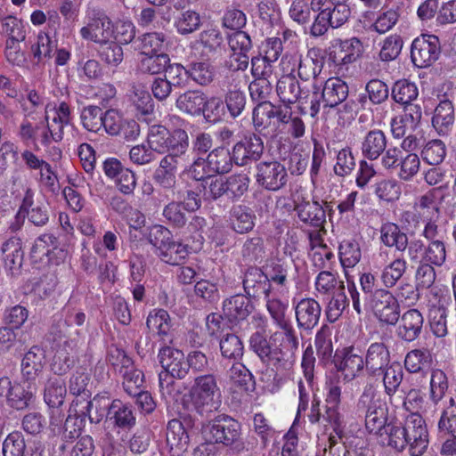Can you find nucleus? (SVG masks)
Segmentation results:
<instances>
[{"label":"nucleus","mask_w":456,"mask_h":456,"mask_svg":"<svg viewBox=\"0 0 456 456\" xmlns=\"http://www.w3.org/2000/svg\"><path fill=\"white\" fill-rule=\"evenodd\" d=\"M57 43L50 36L40 31L35 40L30 43V53L37 63H45L49 61L53 53L56 51Z\"/></svg>","instance_id":"nucleus-23"},{"label":"nucleus","mask_w":456,"mask_h":456,"mask_svg":"<svg viewBox=\"0 0 456 456\" xmlns=\"http://www.w3.org/2000/svg\"><path fill=\"white\" fill-rule=\"evenodd\" d=\"M283 166L277 162L262 163L258 167L257 181L266 189L275 191L285 183Z\"/></svg>","instance_id":"nucleus-20"},{"label":"nucleus","mask_w":456,"mask_h":456,"mask_svg":"<svg viewBox=\"0 0 456 456\" xmlns=\"http://www.w3.org/2000/svg\"><path fill=\"white\" fill-rule=\"evenodd\" d=\"M357 407L365 411V428L370 434H379L387 421V407L376 389L366 387L361 395Z\"/></svg>","instance_id":"nucleus-5"},{"label":"nucleus","mask_w":456,"mask_h":456,"mask_svg":"<svg viewBox=\"0 0 456 456\" xmlns=\"http://www.w3.org/2000/svg\"><path fill=\"white\" fill-rule=\"evenodd\" d=\"M190 397L193 406L200 412L217 409L221 404L222 394L215 376L206 374L197 377L191 387Z\"/></svg>","instance_id":"nucleus-6"},{"label":"nucleus","mask_w":456,"mask_h":456,"mask_svg":"<svg viewBox=\"0 0 456 456\" xmlns=\"http://www.w3.org/2000/svg\"><path fill=\"white\" fill-rule=\"evenodd\" d=\"M295 312L298 325L310 329L318 322L321 307L317 301L312 298H305L298 302Z\"/></svg>","instance_id":"nucleus-24"},{"label":"nucleus","mask_w":456,"mask_h":456,"mask_svg":"<svg viewBox=\"0 0 456 456\" xmlns=\"http://www.w3.org/2000/svg\"><path fill=\"white\" fill-rule=\"evenodd\" d=\"M149 240L156 248V255L167 264L178 265L188 256L187 246L174 240L171 232L162 225L150 229Z\"/></svg>","instance_id":"nucleus-4"},{"label":"nucleus","mask_w":456,"mask_h":456,"mask_svg":"<svg viewBox=\"0 0 456 456\" xmlns=\"http://www.w3.org/2000/svg\"><path fill=\"white\" fill-rule=\"evenodd\" d=\"M130 100L136 110L138 118L147 121L153 112V102L146 87L142 85H134Z\"/></svg>","instance_id":"nucleus-27"},{"label":"nucleus","mask_w":456,"mask_h":456,"mask_svg":"<svg viewBox=\"0 0 456 456\" xmlns=\"http://www.w3.org/2000/svg\"><path fill=\"white\" fill-rule=\"evenodd\" d=\"M410 452L412 456H421L428 447V432L424 419L419 413H411L404 421Z\"/></svg>","instance_id":"nucleus-11"},{"label":"nucleus","mask_w":456,"mask_h":456,"mask_svg":"<svg viewBox=\"0 0 456 456\" xmlns=\"http://www.w3.org/2000/svg\"><path fill=\"white\" fill-rule=\"evenodd\" d=\"M111 41L119 45H128L131 43L136 33L134 23L128 19L117 20L115 23L110 21Z\"/></svg>","instance_id":"nucleus-43"},{"label":"nucleus","mask_w":456,"mask_h":456,"mask_svg":"<svg viewBox=\"0 0 456 456\" xmlns=\"http://www.w3.org/2000/svg\"><path fill=\"white\" fill-rule=\"evenodd\" d=\"M229 377L236 392L248 394L254 391L252 375L242 363L235 362L229 370Z\"/></svg>","instance_id":"nucleus-30"},{"label":"nucleus","mask_w":456,"mask_h":456,"mask_svg":"<svg viewBox=\"0 0 456 456\" xmlns=\"http://www.w3.org/2000/svg\"><path fill=\"white\" fill-rule=\"evenodd\" d=\"M310 246L309 256L313 265L320 269L330 267L334 259V254L332 250L323 243L319 232L310 234Z\"/></svg>","instance_id":"nucleus-26"},{"label":"nucleus","mask_w":456,"mask_h":456,"mask_svg":"<svg viewBox=\"0 0 456 456\" xmlns=\"http://www.w3.org/2000/svg\"><path fill=\"white\" fill-rule=\"evenodd\" d=\"M421 156L428 164L438 165L443 162L446 156V146L441 140H430L424 145Z\"/></svg>","instance_id":"nucleus-54"},{"label":"nucleus","mask_w":456,"mask_h":456,"mask_svg":"<svg viewBox=\"0 0 456 456\" xmlns=\"http://www.w3.org/2000/svg\"><path fill=\"white\" fill-rule=\"evenodd\" d=\"M141 56L139 68L142 71L150 74H159L164 71L170 62L169 56L163 53Z\"/></svg>","instance_id":"nucleus-51"},{"label":"nucleus","mask_w":456,"mask_h":456,"mask_svg":"<svg viewBox=\"0 0 456 456\" xmlns=\"http://www.w3.org/2000/svg\"><path fill=\"white\" fill-rule=\"evenodd\" d=\"M62 255L63 252L57 247L56 239L51 234H44L37 238L31 249L32 257L43 260L45 256L49 261H53L54 256Z\"/></svg>","instance_id":"nucleus-33"},{"label":"nucleus","mask_w":456,"mask_h":456,"mask_svg":"<svg viewBox=\"0 0 456 456\" xmlns=\"http://www.w3.org/2000/svg\"><path fill=\"white\" fill-rule=\"evenodd\" d=\"M253 123L259 131L267 130L274 133L283 129V118L280 111L269 102H262L253 110Z\"/></svg>","instance_id":"nucleus-13"},{"label":"nucleus","mask_w":456,"mask_h":456,"mask_svg":"<svg viewBox=\"0 0 456 456\" xmlns=\"http://www.w3.org/2000/svg\"><path fill=\"white\" fill-rule=\"evenodd\" d=\"M290 97H287V108L292 112L298 111L314 117L320 110V98L324 107H335L343 102L348 96V86L339 77L328 78L321 92H314L310 95L309 92L303 91L297 81L289 79Z\"/></svg>","instance_id":"nucleus-1"},{"label":"nucleus","mask_w":456,"mask_h":456,"mask_svg":"<svg viewBox=\"0 0 456 456\" xmlns=\"http://www.w3.org/2000/svg\"><path fill=\"white\" fill-rule=\"evenodd\" d=\"M300 197L297 196V200H294L295 211L297 214L298 218L304 223H309L312 225L319 226L323 218L324 211L322 207L316 202H310L299 200Z\"/></svg>","instance_id":"nucleus-29"},{"label":"nucleus","mask_w":456,"mask_h":456,"mask_svg":"<svg viewBox=\"0 0 456 456\" xmlns=\"http://www.w3.org/2000/svg\"><path fill=\"white\" fill-rule=\"evenodd\" d=\"M170 131L164 126L154 125L149 128L147 135V145L153 151L164 153L167 151V140L169 138Z\"/></svg>","instance_id":"nucleus-53"},{"label":"nucleus","mask_w":456,"mask_h":456,"mask_svg":"<svg viewBox=\"0 0 456 456\" xmlns=\"http://www.w3.org/2000/svg\"><path fill=\"white\" fill-rule=\"evenodd\" d=\"M232 159L228 149L216 148L208 155V168L211 173H227L232 167Z\"/></svg>","instance_id":"nucleus-42"},{"label":"nucleus","mask_w":456,"mask_h":456,"mask_svg":"<svg viewBox=\"0 0 456 456\" xmlns=\"http://www.w3.org/2000/svg\"><path fill=\"white\" fill-rule=\"evenodd\" d=\"M2 255L6 268L11 271L19 270L23 261L20 240L14 237L7 240L2 246Z\"/></svg>","instance_id":"nucleus-32"},{"label":"nucleus","mask_w":456,"mask_h":456,"mask_svg":"<svg viewBox=\"0 0 456 456\" xmlns=\"http://www.w3.org/2000/svg\"><path fill=\"white\" fill-rule=\"evenodd\" d=\"M83 39L100 45L111 41L110 19L98 10H88L86 15L85 26L80 29Z\"/></svg>","instance_id":"nucleus-8"},{"label":"nucleus","mask_w":456,"mask_h":456,"mask_svg":"<svg viewBox=\"0 0 456 456\" xmlns=\"http://www.w3.org/2000/svg\"><path fill=\"white\" fill-rule=\"evenodd\" d=\"M453 104L449 100L441 101L435 110L432 118L433 126L439 134L446 133L454 122Z\"/></svg>","instance_id":"nucleus-38"},{"label":"nucleus","mask_w":456,"mask_h":456,"mask_svg":"<svg viewBox=\"0 0 456 456\" xmlns=\"http://www.w3.org/2000/svg\"><path fill=\"white\" fill-rule=\"evenodd\" d=\"M390 354L384 343L375 342L369 346L366 356V367L372 370L381 369L389 362Z\"/></svg>","instance_id":"nucleus-40"},{"label":"nucleus","mask_w":456,"mask_h":456,"mask_svg":"<svg viewBox=\"0 0 456 456\" xmlns=\"http://www.w3.org/2000/svg\"><path fill=\"white\" fill-rule=\"evenodd\" d=\"M386 144V137L381 131H370L362 143V152L367 158L376 159L385 150Z\"/></svg>","instance_id":"nucleus-47"},{"label":"nucleus","mask_w":456,"mask_h":456,"mask_svg":"<svg viewBox=\"0 0 456 456\" xmlns=\"http://www.w3.org/2000/svg\"><path fill=\"white\" fill-rule=\"evenodd\" d=\"M71 112L69 105L64 102H51L46 104L45 120L39 134L43 145L58 142L62 140L64 128L70 124Z\"/></svg>","instance_id":"nucleus-3"},{"label":"nucleus","mask_w":456,"mask_h":456,"mask_svg":"<svg viewBox=\"0 0 456 456\" xmlns=\"http://www.w3.org/2000/svg\"><path fill=\"white\" fill-rule=\"evenodd\" d=\"M331 330L327 326H322L315 336V347L319 361L327 364L330 362L333 354V346L331 342Z\"/></svg>","instance_id":"nucleus-44"},{"label":"nucleus","mask_w":456,"mask_h":456,"mask_svg":"<svg viewBox=\"0 0 456 456\" xmlns=\"http://www.w3.org/2000/svg\"><path fill=\"white\" fill-rule=\"evenodd\" d=\"M167 156H172L176 159L183 155L189 146V139L187 133L183 129H175L169 134V138L167 140Z\"/></svg>","instance_id":"nucleus-49"},{"label":"nucleus","mask_w":456,"mask_h":456,"mask_svg":"<svg viewBox=\"0 0 456 456\" xmlns=\"http://www.w3.org/2000/svg\"><path fill=\"white\" fill-rule=\"evenodd\" d=\"M422 260L434 266H442L446 260V247L443 240H431L425 248Z\"/></svg>","instance_id":"nucleus-52"},{"label":"nucleus","mask_w":456,"mask_h":456,"mask_svg":"<svg viewBox=\"0 0 456 456\" xmlns=\"http://www.w3.org/2000/svg\"><path fill=\"white\" fill-rule=\"evenodd\" d=\"M201 24V19L194 11L182 12L175 20L176 31L181 35H188L196 31Z\"/></svg>","instance_id":"nucleus-58"},{"label":"nucleus","mask_w":456,"mask_h":456,"mask_svg":"<svg viewBox=\"0 0 456 456\" xmlns=\"http://www.w3.org/2000/svg\"><path fill=\"white\" fill-rule=\"evenodd\" d=\"M423 323L424 318L419 310H407L399 321L396 334L404 341H414L419 336Z\"/></svg>","instance_id":"nucleus-17"},{"label":"nucleus","mask_w":456,"mask_h":456,"mask_svg":"<svg viewBox=\"0 0 456 456\" xmlns=\"http://www.w3.org/2000/svg\"><path fill=\"white\" fill-rule=\"evenodd\" d=\"M374 316L379 322L395 325L400 316V305L396 297L388 290L378 289L370 303Z\"/></svg>","instance_id":"nucleus-10"},{"label":"nucleus","mask_w":456,"mask_h":456,"mask_svg":"<svg viewBox=\"0 0 456 456\" xmlns=\"http://www.w3.org/2000/svg\"><path fill=\"white\" fill-rule=\"evenodd\" d=\"M430 362L431 354L428 350L414 349L406 354L404 366L408 371L416 373L428 366Z\"/></svg>","instance_id":"nucleus-60"},{"label":"nucleus","mask_w":456,"mask_h":456,"mask_svg":"<svg viewBox=\"0 0 456 456\" xmlns=\"http://www.w3.org/2000/svg\"><path fill=\"white\" fill-rule=\"evenodd\" d=\"M403 377V368L399 362H394L385 369L383 383L387 395H392L396 392Z\"/></svg>","instance_id":"nucleus-61"},{"label":"nucleus","mask_w":456,"mask_h":456,"mask_svg":"<svg viewBox=\"0 0 456 456\" xmlns=\"http://www.w3.org/2000/svg\"><path fill=\"white\" fill-rule=\"evenodd\" d=\"M231 221L233 229L239 233L251 231L255 224L253 215L241 206L232 208Z\"/></svg>","instance_id":"nucleus-59"},{"label":"nucleus","mask_w":456,"mask_h":456,"mask_svg":"<svg viewBox=\"0 0 456 456\" xmlns=\"http://www.w3.org/2000/svg\"><path fill=\"white\" fill-rule=\"evenodd\" d=\"M336 367L346 380L354 379L363 368L362 356L353 354L351 350L345 349L341 355L337 354Z\"/></svg>","instance_id":"nucleus-25"},{"label":"nucleus","mask_w":456,"mask_h":456,"mask_svg":"<svg viewBox=\"0 0 456 456\" xmlns=\"http://www.w3.org/2000/svg\"><path fill=\"white\" fill-rule=\"evenodd\" d=\"M252 309L250 299L242 295L233 296L223 305L224 314L230 322L245 320Z\"/></svg>","instance_id":"nucleus-22"},{"label":"nucleus","mask_w":456,"mask_h":456,"mask_svg":"<svg viewBox=\"0 0 456 456\" xmlns=\"http://www.w3.org/2000/svg\"><path fill=\"white\" fill-rule=\"evenodd\" d=\"M392 95L396 102L409 104L417 99L419 90L415 83L402 79L394 85Z\"/></svg>","instance_id":"nucleus-48"},{"label":"nucleus","mask_w":456,"mask_h":456,"mask_svg":"<svg viewBox=\"0 0 456 456\" xmlns=\"http://www.w3.org/2000/svg\"><path fill=\"white\" fill-rule=\"evenodd\" d=\"M167 444L172 456H182L187 451L189 436L181 421L172 419L168 422Z\"/></svg>","instance_id":"nucleus-19"},{"label":"nucleus","mask_w":456,"mask_h":456,"mask_svg":"<svg viewBox=\"0 0 456 456\" xmlns=\"http://www.w3.org/2000/svg\"><path fill=\"white\" fill-rule=\"evenodd\" d=\"M323 11L328 14V19L332 28L342 26L350 16V8L347 4L324 3Z\"/></svg>","instance_id":"nucleus-57"},{"label":"nucleus","mask_w":456,"mask_h":456,"mask_svg":"<svg viewBox=\"0 0 456 456\" xmlns=\"http://www.w3.org/2000/svg\"><path fill=\"white\" fill-rule=\"evenodd\" d=\"M441 205L439 192L430 190L416 200L413 206L414 215L421 221H437Z\"/></svg>","instance_id":"nucleus-15"},{"label":"nucleus","mask_w":456,"mask_h":456,"mask_svg":"<svg viewBox=\"0 0 456 456\" xmlns=\"http://www.w3.org/2000/svg\"><path fill=\"white\" fill-rule=\"evenodd\" d=\"M315 288L318 293L334 297L337 293H339L344 289V283L338 280L336 274L329 272H321L315 280Z\"/></svg>","instance_id":"nucleus-41"},{"label":"nucleus","mask_w":456,"mask_h":456,"mask_svg":"<svg viewBox=\"0 0 456 456\" xmlns=\"http://www.w3.org/2000/svg\"><path fill=\"white\" fill-rule=\"evenodd\" d=\"M146 324L151 332L162 338L168 336L172 327L170 316L164 309H154L150 312Z\"/></svg>","instance_id":"nucleus-39"},{"label":"nucleus","mask_w":456,"mask_h":456,"mask_svg":"<svg viewBox=\"0 0 456 456\" xmlns=\"http://www.w3.org/2000/svg\"><path fill=\"white\" fill-rule=\"evenodd\" d=\"M309 154L308 143L299 142L293 149L289 156V170L292 175L302 174L307 166Z\"/></svg>","instance_id":"nucleus-56"},{"label":"nucleus","mask_w":456,"mask_h":456,"mask_svg":"<svg viewBox=\"0 0 456 456\" xmlns=\"http://www.w3.org/2000/svg\"><path fill=\"white\" fill-rule=\"evenodd\" d=\"M398 177L403 181L411 180L419 171L420 160L417 154L407 153L402 156L398 164Z\"/></svg>","instance_id":"nucleus-62"},{"label":"nucleus","mask_w":456,"mask_h":456,"mask_svg":"<svg viewBox=\"0 0 456 456\" xmlns=\"http://www.w3.org/2000/svg\"><path fill=\"white\" fill-rule=\"evenodd\" d=\"M108 420L121 428H130L135 423V417L130 407L119 400H114L108 412Z\"/></svg>","instance_id":"nucleus-31"},{"label":"nucleus","mask_w":456,"mask_h":456,"mask_svg":"<svg viewBox=\"0 0 456 456\" xmlns=\"http://www.w3.org/2000/svg\"><path fill=\"white\" fill-rule=\"evenodd\" d=\"M440 53L438 37L433 35H422L413 40L411 44V58L418 68H426L432 65Z\"/></svg>","instance_id":"nucleus-12"},{"label":"nucleus","mask_w":456,"mask_h":456,"mask_svg":"<svg viewBox=\"0 0 456 456\" xmlns=\"http://www.w3.org/2000/svg\"><path fill=\"white\" fill-rule=\"evenodd\" d=\"M167 45V37L161 32L144 33L137 39V50L140 55L162 53Z\"/></svg>","instance_id":"nucleus-28"},{"label":"nucleus","mask_w":456,"mask_h":456,"mask_svg":"<svg viewBox=\"0 0 456 456\" xmlns=\"http://www.w3.org/2000/svg\"><path fill=\"white\" fill-rule=\"evenodd\" d=\"M374 192L379 200L392 203L400 199L401 184L395 179H383L374 185Z\"/></svg>","instance_id":"nucleus-45"},{"label":"nucleus","mask_w":456,"mask_h":456,"mask_svg":"<svg viewBox=\"0 0 456 456\" xmlns=\"http://www.w3.org/2000/svg\"><path fill=\"white\" fill-rule=\"evenodd\" d=\"M326 418L329 422L334 425V431L338 432L343 422V417L339 412L341 402V387L338 380L329 379L324 387Z\"/></svg>","instance_id":"nucleus-14"},{"label":"nucleus","mask_w":456,"mask_h":456,"mask_svg":"<svg viewBox=\"0 0 456 456\" xmlns=\"http://www.w3.org/2000/svg\"><path fill=\"white\" fill-rule=\"evenodd\" d=\"M66 395V386L61 377L50 378L45 387L44 399L49 407L58 408Z\"/></svg>","instance_id":"nucleus-36"},{"label":"nucleus","mask_w":456,"mask_h":456,"mask_svg":"<svg viewBox=\"0 0 456 456\" xmlns=\"http://www.w3.org/2000/svg\"><path fill=\"white\" fill-rule=\"evenodd\" d=\"M240 426L235 419L224 416L216 418L203 427L202 435L207 443L229 444L240 436Z\"/></svg>","instance_id":"nucleus-7"},{"label":"nucleus","mask_w":456,"mask_h":456,"mask_svg":"<svg viewBox=\"0 0 456 456\" xmlns=\"http://www.w3.org/2000/svg\"><path fill=\"white\" fill-rule=\"evenodd\" d=\"M177 159L165 156L154 174L155 181L164 188H172L175 184Z\"/></svg>","instance_id":"nucleus-37"},{"label":"nucleus","mask_w":456,"mask_h":456,"mask_svg":"<svg viewBox=\"0 0 456 456\" xmlns=\"http://www.w3.org/2000/svg\"><path fill=\"white\" fill-rule=\"evenodd\" d=\"M400 18L398 9L390 8L379 12L370 28L379 34H385L393 29Z\"/></svg>","instance_id":"nucleus-50"},{"label":"nucleus","mask_w":456,"mask_h":456,"mask_svg":"<svg viewBox=\"0 0 456 456\" xmlns=\"http://www.w3.org/2000/svg\"><path fill=\"white\" fill-rule=\"evenodd\" d=\"M45 365V351L33 346L24 355L21 362V371L27 380H34L39 377Z\"/></svg>","instance_id":"nucleus-21"},{"label":"nucleus","mask_w":456,"mask_h":456,"mask_svg":"<svg viewBox=\"0 0 456 456\" xmlns=\"http://www.w3.org/2000/svg\"><path fill=\"white\" fill-rule=\"evenodd\" d=\"M206 95L200 91H187L177 98L176 106L184 113L199 116L201 115Z\"/></svg>","instance_id":"nucleus-34"},{"label":"nucleus","mask_w":456,"mask_h":456,"mask_svg":"<svg viewBox=\"0 0 456 456\" xmlns=\"http://www.w3.org/2000/svg\"><path fill=\"white\" fill-rule=\"evenodd\" d=\"M263 149V142L258 136H249L234 145L232 159L237 165L243 166L248 160L257 159Z\"/></svg>","instance_id":"nucleus-18"},{"label":"nucleus","mask_w":456,"mask_h":456,"mask_svg":"<svg viewBox=\"0 0 456 456\" xmlns=\"http://www.w3.org/2000/svg\"><path fill=\"white\" fill-rule=\"evenodd\" d=\"M420 114L414 117L411 113L404 112L395 117L391 121V132L395 138L403 137L407 132L415 129Z\"/></svg>","instance_id":"nucleus-55"},{"label":"nucleus","mask_w":456,"mask_h":456,"mask_svg":"<svg viewBox=\"0 0 456 456\" xmlns=\"http://www.w3.org/2000/svg\"><path fill=\"white\" fill-rule=\"evenodd\" d=\"M339 260L344 268H352L359 263L362 253L359 243L354 240H345L339 246Z\"/></svg>","instance_id":"nucleus-46"},{"label":"nucleus","mask_w":456,"mask_h":456,"mask_svg":"<svg viewBox=\"0 0 456 456\" xmlns=\"http://www.w3.org/2000/svg\"><path fill=\"white\" fill-rule=\"evenodd\" d=\"M82 403H85V406L83 407V410L80 411L79 415H85L87 413L91 422L95 423H99L105 416L108 417V412L110 411V407L111 405L109 398L105 396H95L91 402L77 399L69 408V415L67 422L70 420L72 414H77L76 406Z\"/></svg>","instance_id":"nucleus-16"},{"label":"nucleus","mask_w":456,"mask_h":456,"mask_svg":"<svg viewBox=\"0 0 456 456\" xmlns=\"http://www.w3.org/2000/svg\"><path fill=\"white\" fill-rule=\"evenodd\" d=\"M159 362L165 370V373L159 374V387L164 389L169 382L166 378L170 375L173 378L183 379L189 371V363L183 352L173 347L166 346L159 350Z\"/></svg>","instance_id":"nucleus-9"},{"label":"nucleus","mask_w":456,"mask_h":456,"mask_svg":"<svg viewBox=\"0 0 456 456\" xmlns=\"http://www.w3.org/2000/svg\"><path fill=\"white\" fill-rule=\"evenodd\" d=\"M406 270V262L403 259L397 258L387 265L381 274V280L384 285L391 288L402 278Z\"/></svg>","instance_id":"nucleus-63"},{"label":"nucleus","mask_w":456,"mask_h":456,"mask_svg":"<svg viewBox=\"0 0 456 456\" xmlns=\"http://www.w3.org/2000/svg\"><path fill=\"white\" fill-rule=\"evenodd\" d=\"M379 57L383 61L395 60L401 53L403 48V40L398 35H390L387 37L380 44Z\"/></svg>","instance_id":"nucleus-64"},{"label":"nucleus","mask_w":456,"mask_h":456,"mask_svg":"<svg viewBox=\"0 0 456 456\" xmlns=\"http://www.w3.org/2000/svg\"><path fill=\"white\" fill-rule=\"evenodd\" d=\"M380 240L387 247H395L400 251H403L408 244L406 234L394 223L382 224L380 228Z\"/></svg>","instance_id":"nucleus-35"},{"label":"nucleus","mask_w":456,"mask_h":456,"mask_svg":"<svg viewBox=\"0 0 456 456\" xmlns=\"http://www.w3.org/2000/svg\"><path fill=\"white\" fill-rule=\"evenodd\" d=\"M362 45L357 37L335 38L325 50V61L337 75H344L362 53Z\"/></svg>","instance_id":"nucleus-2"}]
</instances>
